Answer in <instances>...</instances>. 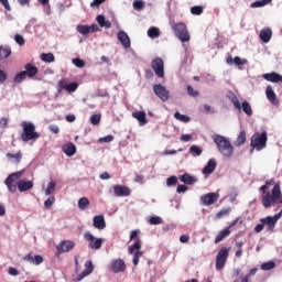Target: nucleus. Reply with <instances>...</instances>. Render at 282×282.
<instances>
[{"label":"nucleus","mask_w":282,"mask_h":282,"mask_svg":"<svg viewBox=\"0 0 282 282\" xmlns=\"http://www.w3.org/2000/svg\"><path fill=\"white\" fill-rule=\"evenodd\" d=\"M262 206L265 209L282 205L281 184L275 183L274 178L265 181V184L260 186Z\"/></svg>","instance_id":"1"},{"label":"nucleus","mask_w":282,"mask_h":282,"mask_svg":"<svg viewBox=\"0 0 282 282\" xmlns=\"http://www.w3.org/2000/svg\"><path fill=\"white\" fill-rule=\"evenodd\" d=\"M22 133L20 139L22 142L28 143L30 141H36L41 139V133L36 132V126L32 122L22 121L21 123Z\"/></svg>","instance_id":"2"},{"label":"nucleus","mask_w":282,"mask_h":282,"mask_svg":"<svg viewBox=\"0 0 282 282\" xmlns=\"http://www.w3.org/2000/svg\"><path fill=\"white\" fill-rule=\"evenodd\" d=\"M214 143L217 145L220 154L225 158H231L234 154V147L225 137L220 134L213 135Z\"/></svg>","instance_id":"3"},{"label":"nucleus","mask_w":282,"mask_h":282,"mask_svg":"<svg viewBox=\"0 0 282 282\" xmlns=\"http://www.w3.org/2000/svg\"><path fill=\"white\" fill-rule=\"evenodd\" d=\"M267 142H268V134L267 132H256L252 137H251V143L250 147L252 148L250 153L252 154L253 151L256 150L257 152H261L267 148Z\"/></svg>","instance_id":"4"},{"label":"nucleus","mask_w":282,"mask_h":282,"mask_svg":"<svg viewBox=\"0 0 282 282\" xmlns=\"http://www.w3.org/2000/svg\"><path fill=\"white\" fill-rule=\"evenodd\" d=\"M172 30L175 34V36H177V39H180V41H182V43H188L191 36L187 30V26L185 23L183 22H178V23H174L172 25Z\"/></svg>","instance_id":"5"},{"label":"nucleus","mask_w":282,"mask_h":282,"mask_svg":"<svg viewBox=\"0 0 282 282\" xmlns=\"http://www.w3.org/2000/svg\"><path fill=\"white\" fill-rule=\"evenodd\" d=\"M141 249V240L138 238L132 246L128 248V253L132 256L133 253V265L137 267L139 264V259L143 256Z\"/></svg>","instance_id":"6"},{"label":"nucleus","mask_w":282,"mask_h":282,"mask_svg":"<svg viewBox=\"0 0 282 282\" xmlns=\"http://www.w3.org/2000/svg\"><path fill=\"white\" fill-rule=\"evenodd\" d=\"M229 251H230V248H226V247H223L219 250V252L216 257V270L217 271H220L224 269V267L228 260Z\"/></svg>","instance_id":"7"},{"label":"nucleus","mask_w":282,"mask_h":282,"mask_svg":"<svg viewBox=\"0 0 282 282\" xmlns=\"http://www.w3.org/2000/svg\"><path fill=\"white\" fill-rule=\"evenodd\" d=\"M151 67L159 78H164V63L161 57H155L152 59Z\"/></svg>","instance_id":"8"},{"label":"nucleus","mask_w":282,"mask_h":282,"mask_svg":"<svg viewBox=\"0 0 282 282\" xmlns=\"http://www.w3.org/2000/svg\"><path fill=\"white\" fill-rule=\"evenodd\" d=\"M218 199H219V194L217 193H207L200 196V203L203 206H206V207L216 204Z\"/></svg>","instance_id":"9"},{"label":"nucleus","mask_w":282,"mask_h":282,"mask_svg":"<svg viewBox=\"0 0 282 282\" xmlns=\"http://www.w3.org/2000/svg\"><path fill=\"white\" fill-rule=\"evenodd\" d=\"M153 91L158 98H161L163 102H166L170 98V91L161 84H155L153 86Z\"/></svg>","instance_id":"10"},{"label":"nucleus","mask_w":282,"mask_h":282,"mask_svg":"<svg viewBox=\"0 0 282 282\" xmlns=\"http://www.w3.org/2000/svg\"><path fill=\"white\" fill-rule=\"evenodd\" d=\"M84 238L86 241L89 242V248L91 250H99L101 248L102 239L100 238L95 239V237L90 232H85Z\"/></svg>","instance_id":"11"},{"label":"nucleus","mask_w":282,"mask_h":282,"mask_svg":"<svg viewBox=\"0 0 282 282\" xmlns=\"http://www.w3.org/2000/svg\"><path fill=\"white\" fill-rule=\"evenodd\" d=\"M238 224V219H235L234 223H231V225L223 230L219 231V234L217 235V237L215 238V245H218L219 242H221L225 238H227L228 236H230L231 231L230 229L232 227H235Z\"/></svg>","instance_id":"12"},{"label":"nucleus","mask_w":282,"mask_h":282,"mask_svg":"<svg viewBox=\"0 0 282 282\" xmlns=\"http://www.w3.org/2000/svg\"><path fill=\"white\" fill-rule=\"evenodd\" d=\"M75 248V242L72 240H63L57 245L56 249L59 254L67 253Z\"/></svg>","instance_id":"13"},{"label":"nucleus","mask_w":282,"mask_h":282,"mask_svg":"<svg viewBox=\"0 0 282 282\" xmlns=\"http://www.w3.org/2000/svg\"><path fill=\"white\" fill-rule=\"evenodd\" d=\"M23 261L33 265H41L43 264L44 259L41 254L32 256V253H29L23 257Z\"/></svg>","instance_id":"14"},{"label":"nucleus","mask_w":282,"mask_h":282,"mask_svg":"<svg viewBox=\"0 0 282 282\" xmlns=\"http://www.w3.org/2000/svg\"><path fill=\"white\" fill-rule=\"evenodd\" d=\"M113 192L117 197H129L131 195L130 188L123 185H115Z\"/></svg>","instance_id":"15"},{"label":"nucleus","mask_w":282,"mask_h":282,"mask_svg":"<svg viewBox=\"0 0 282 282\" xmlns=\"http://www.w3.org/2000/svg\"><path fill=\"white\" fill-rule=\"evenodd\" d=\"M111 271L113 273H121L126 271V263L122 259H116L111 263Z\"/></svg>","instance_id":"16"},{"label":"nucleus","mask_w":282,"mask_h":282,"mask_svg":"<svg viewBox=\"0 0 282 282\" xmlns=\"http://www.w3.org/2000/svg\"><path fill=\"white\" fill-rule=\"evenodd\" d=\"M99 28L97 24H91L90 26L88 25H83V24H79L77 25V32H79V34H90L93 32H98Z\"/></svg>","instance_id":"17"},{"label":"nucleus","mask_w":282,"mask_h":282,"mask_svg":"<svg viewBox=\"0 0 282 282\" xmlns=\"http://www.w3.org/2000/svg\"><path fill=\"white\" fill-rule=\"evenodd\" d=\"M34 188V183L32 181L21 180L18 182V191L20 193H25Z\"/></svg>","instance_id":"18"},{"label":"nucleus","mask_w":282,"mask_h":282,"mask_svg":"<svg viewBox=\"0 0 282 282\" xmlns=\"http://www.w3.org/2000/svg\"><path fill=\"white\" fill-rule=\"evenodd\" d=\"M217 167V162L215 159H209L207 165L202 170L203 175H212Z\"/></svg>","instance_id":"19"},{"label":"nucleus","mask_w":282,"mask_h":282,"mask_svg":"<svg viewBox=\"0 0 282 282\" xmlns=\"http://www.w3.org/2000/svg\"><path fill=\"white\" fill-rule=\"evenodd\" d=\"M265 94H267V98L268 100L270 101V104L272 106H279L280 101L275 95V93L273 91V88L272 86H268L267 89H265Z\"/></svg>","instance_id":"20"},{"label":"nucleus","mask_w":282,"mask_h":282,"mask_svg":"<svg viewBox=\"0 0 282 282\" xmlns=\"http://www.w3.org/2000/svg\"><path fill=\"white\" fill-rule=\"evenodd\" d=\"M93 226L98 230H104L106 228L105 217L102 215L94 216Z\"/></svg>","instance_id":"21"},{"label":"nucleus","mask_w":282,"mask_h":282,"mask_svg":"<svg viewBox=\"0 0 282 282\" xmlns=\"http://www.w3.org/2000/svg\"><path fill=\"white\" fill-rule=\"evenodd\" d=\"M94 265L91 261H86L85 262V270L82 271V273L78 275L77 281L80 282L83 279L88 276L89 274L93 273Z\"/></svg>","instance_id":"22"},{"label":"nucleus","mask_w":282,"mask_h":282,"mask_svg":"<svg viewBox=\"0 0 282 282\" xmlns=\"http://www.w3.org/2000/svg\"><path fill=\"white\" fill-rule=\"evenodd\" d=\"M24 73L26 74L28 78H34V76L39 74V67L31 63H28L24 66Z\"/></svg>","instance_id":"23"},{"label":"nucleus","mask_w":282,"mask_h":282,"mask_svg":"<svg viewBox=\"0 0 282 282\" xmlns=\"http://www.w3.org/2000/svg\"><path fill=\"white\" fill-rule=\"evenodd\" d=\"M263 79L268 80L269 83H282V75L275 72L267 73L263 75Z\"/></svg>","instance_id":"24"},{"label":"nucleus","mask_w":282,"mask_h":282,"mask_svg":"<svg viewBox=\"0 0 282 282\" xmlns=\"http://www.w3.org/2000/svg\"><path fill=\"white\" fill-rule=\"evenodd\" d=\"M260 223H262L264 226H267V230L270 232H273L275 228V220L272 218V216H267L265 218H261Z\"/></svg>","instance_id":"25"},{"label":"nucleus","mask_w":282,"mask_h":282,"mask_svg":"<svg viewBox=\"0 0 282 282\" xmlns=\"http://www.w3.org/2000/svg\"><path fill=\"white\" fill-rule=\"evenodd\" d=\"M132 118L138 120L141 127H144L148 123L147 115L144 111H133Z\"/></svg>","instance_id":"26"},{"label":"nucleus","mask_w":282,"mask_h":282,"mask_svg":"<svg viewBox=\"0 0 282 282\" xmlns=\"http://www.w3.org/2000/svg\"><path fill=\"white\" fill-rule=\"evenodd\" d=\"M118 41H120L121 45H123V47L126 50H129L131 44H130L129 36L124 31H119L118 32Z\"/></svg>","instance_id":"27"},{"label":"nucleus","mask_w":282,"mask_h":282,"mask_svg":"<svg viewBox=\"0 0 282 282\" xmlns=\"http://www.w3.org/2000/svg\"><path fill=\"white\" fill-rule=\"evenodd\" d=\"M4 184H6L8 191H9L11 194L17 193V187H19V186H18L17 181L13 180L12 176H8V177L6 178V181H4Z\"/></svg>","instance_id":"28"},{"label":"nucleus","mask_w":282,"mask_h":282,"mask_svg":"<svg viewBox=\"0 0 282 282\" xmlns=\"http://www.w3.org/2000/svg\"><path fill=\"white\" fill-rule=\"evenodd\" d=\"M62 150L64 154L67 155L68 158L74 156V154L76 153V147L72 142L64 144Z\"/></svg>","instance_id":"29"},{"label":"nucleus","mask_w":282,"mask_h":282,"mask_svg":"<svg viewBox=\"0 0 282 282\" xmlns=\"http://www.w3.org/2000/svg\"><path fill=\"white\" fill-rule=\"evenodd\" d=\"M7 159L14 164H20L21 160L23 159V153L19 151L18 153H7Z\"/></svg>","instance_id":"30"},{"label":"nucleus","mask_w":282,"mask_h":282,"mask_svg":"<svg viewBox=\"0 0 282 282\" xmlns=\"http://www.w3.org/2000/svg\"><path fill=\"white\" fill-rule=\"evenodd\" d=\"M180 181L185 185H194L197 180L194 176H191L189 174L185 173L180 176Z\"/></svg>","instance_id":"31"},{"label":"nucleus","mask_w":282,"mask_h":282,"mask_svg":"<svg viewBox=\"0 0 282 282\" xmlns=\"http://www.w3.org/2000/svg\"><path fill=\"white\" fill-rule=\"evenodd\" d=\"M226 63L228 65H232V63H235V65H237L238 67L240 65H246V63H248L247 59H241L240 57L236 56L235 58L231 57V55H229L226 59Z\"/></svg>","instance_id":"32"},{"label":"nucleus","mask_w":282,"mask_h":282,"mask_svg":"<svg viewBox=\"0 0 282 282\" xmlns=\"http://www.w3.org/2000/svg\"><path fill=\"white\" fill-rule=\"evenodd\" d=\"M271 37H272V31L270 28L261 30L260 39H261V41H263V43H269Z\"/></svg>","instance_id":"33"},{"label":"nucleus","mask_w":282,"mask_h":282,"mask_svg":"<svg viewBox=\"0 0 282 282\" xmlns=\"http://www.w3.org/2000/svg\"><path fill=\"white\" fill-rule=\"evenodd\" d=\"M10 54H12L10 46H0V61H3V58H9Z\"/></svg>","instance_id":"34"},{"label":"nucleus","mask_w":282,"mask_h":282,"mask_svg":"<svg viewBox=\"0 0 282 282\" xmlns=\"http://www.w3.org/2000/svg\"><path fill=\"white\" fill-rule=\"evenodd\" d=\"M97 23L100 25V28H111V22L110 21H106L104 15H98L96 18Z\"/></svg>","instance_id":"35"},{"label":"nucleus","mask_w":282,"mask_h":282,"mask_svg":"<svg viewBox=\"0 0 282 282\" xmlns=\"http://www.w3.org/2000/svg\"><path fill=\"white\" fill-rule=\"evenodd\" d=\"M246 140H247V134H246V131H241L240 134L238 135L236 142H235V147H241L246 143Z\"/></svg>","instance_id":"36"},{"label":"nucleus","mask_w":282,"mask_h":282,"mask_svg":"<svg viewBox=\"0 0 282 282\" xmlns=\"http://www.w3.org/2000/svg\"><path fill=\"white\" fill-rule=\"evenodd\" d=\"M89 205H90V202L88 200L87 197L79 198V200H78V208L82 212L86 210L89 207Z\"/></svg>","instance_id":"37"},{"label":"nucleus","mask_w":282,"mask_h":282,"mask_svg":"<svg viewBox=\"0 0 282 282\" xmlns=\"http://www.w3.org/2000/svg\"><path fill=\"white\" fill-rule=\"evenodd\" d=\"M25 78H28L25 70H21L20 73H18L14 76L13 82L19 85V84L23 83V80H25Z\"/></svg>","instance_id":"38"},{"label":"nucleus","mask_w":282,"mask_h":282,"mask_svg":"<svg viewBox=\"0 0 282 282\" xmlns=\"http://www.w3.org/2000/svg\"><path fill=\"white\" fill-rule=\"evenodd\" d=\"M41 61H43L44 63H54V61H55L54 54H52V53H42L41 54Z\"/></svg>","instance_id":"39"},{"label":"nucleus","mask_w":282,"mask_h":282,"mask_svg":"<svg viewBox=\"0 0 282 282\" xmlns=\"http://www.w3.org/2000/svg\"><path fill=\"white\" fill-rule=\"evenodd\" d=\"M148 36H150V39H159L160 36V30L155 26H151L148 30Z\"/></svg>","instance_id":"40"},{"label":"nucleus","mask_w":282,"mask_h":282,"mask_svg":"<svg viewBox=\"0 0 282 282\" xmlns=\"http://www.w3.org/2000/svg\"><path fill=\"white\" fill-rule=\"evenodd\" d=\"M174 118L183 123H188L191 121V118L188 116L181 115L178 111L174 113Z\"/></svg>","instance_id":"41"},{"label":"nucleus","mask_w":282,"mask_h":282,"mask_svg":"<svg viewBox=\"0 0 282 282\" xmlns=\"http://www.w3.org/2000/svg\"><path fill=\"white\" fill-rule=\"evenodd\" d=\"M272 0H258L250 4V8H264L268 3H271Z\"/></svg>","instance_id":"42"},{"label":"nucleus","mask_w":282,"mask_h":282,"mask_svg":"<svg viewBox=\"0 0 282 282\" xmlns=\"http://www.w3.org/2000/svg\"><path fill=\"white\" fill-rule=\"evenodd\" d=\"M231 213V208L227 207V208H223L220 209L217 214H216V218L217 219H221L224 217L229 216V214Z\"/></svg>","instance_id":"43"},{"label":"nucleus","mask_w":282,"mask_h":282,"mask_svg":"<svg viewBox=\"0 0 282 282\" xmlns=\"http://www.w3.org/2000/svg\"><path fill=\"white\" fill-rule=\"evenodd\" d=\"M55 191H56V182L52 181L48 183L46 187L45 195L51 196L52 194H54Z\"/></svg>","instance_id":"44"},{"label":"nucleus","mask_w":282,"mask_h":282,"mask_svg":"<svg viewBox=\"0 0 282 282\" xmlns=\"http://www.w3.org/2000/svg\"><path fill=\"white\" fill-rule=\"evenodd\" d=\"M149 224L152 226H159L163 224V220L161 217L159 216H151L149 219Z\"/></svg>","instance_id":"45"},{"label":"nucleus","mask_w":282,"mask_h":282,"mask_svg":"<svg viewBox=\"0 0 282 282\" xmlns=\"http://www.w3.org/2000/svg\"><path fill=\"white\" fill-rule=\"evenodd\" d=\"M275 268V263L273 261H268L261 264L262 271H271Z\"/></svg>","instance_id":"46"},{"label":"nucleus","mask_w":282,"mask_h":282,"mask_svg":"<svg viewBox=\"0 0 282 282\" xmlns=\"http://www.w3.org/2000/svg\"><path fill=\"white\" fill-rule=\"evenodd\" d=\"M242 111L248 116L251 117L252 116V109L251 106L248 101H243L242 102Z\"/></svg>","instance_id":"47"},{"label":"nucleus","mask_w":282,"mask_h":282,"mask_svg":"<svg viewBox=\"0 0 282 282\" xmlns=\"http://www.w3.org/2000/svg\"><path fill=\"white\" fill-rule=\"evenodd\" d=\"M189 153L193 156H200L202 153H203V150L199 147H197V145H192L191 149H189Z\"/></svg>","instance_id":"48"},{"label":"nucleus","mask_w":282,"mask_h":282,"mask_svg":"<svg viewBox=\"0 0 282 282\" xmlns=\"http://www.w3.org/2000/svg\"><path fill=\"white\" fill-rule=\"evenodd\" d=\"M203 12H204V9L200 6H195L191 8V13L194 14L195 17H200Z\"/></svg>","instance_id":"49"},{"label":"nucleus","mask_w":282,"mask_h":282,"mask_svg":"<svg viewBox=\"0 0 282 282\" xmlns=\"http://www.w3.org/2000/svg\"><path fill=\"white\" fill-rule=\"evenodd\" d=\"M54 203H56V198L54 196H50L45 202H44V207L45 209L52 208L54 206Z\"/></svg>","instance_id":"50"},{"label":"nucleus","mask_w":282,"mask_h":282,"mask_svg":"<svg viewBox=\"0 0 282 282\" xmlns=\"http://www.w3.org/2000/svg\"><path fill=\"white\" fill-rule=\"evenodd\" d=\"M67 86H68V79L67 78H62L58 82V93L61 94V91H63V89L66 90Z\"/></svg>","instance_id":"51"},{"label":"nucleus","mask_w":282,"mask_h":282,"mask_svg":"<svg viewBox=\"0 0 282 282\" xmlns=\"http://www.w3.org/2000/svg\"><path fill=\"white\" fill-rule=\"evenodd\" d=\"M78 87V84L76 82H73L70 84H67L65 90L68 91V94H73L74 91H76Z\"/></svg>","instance_id":"52"},{"label":"nucleus","mask_w":282,"mask_h":282,"mask_svg":"<svg viewBox=\"0 0 282 282\" xmlns=\"http://www.w3.org/2000/svg\"><path fill=\"white\" fill-rule=\"evenodd\" d=\"M187 94L192 98H197V96H199V91L195 90L191 85L187 86Z\"/></svg>","instance_id":"53"},{"label":"nucleus","mask_w":282,"mask_h":282,"mask_svg":"<svg viewBox=\"0 0 282 282\" xmlns=\"http://www.w3.org/2000/svg\"><path fill=\"white\" fill-rule=\"evenodd\" d=\"M23 173H25V171H18L15 173L10 174L9 177H11V180H14L17 182L21 180V177H23Z\"/></svg>","instance_id":"54"},{"label":"nucleus","mask_w":282,"mask_h":282,"mask_svg":"<svg viewBox=\"0 0 282 282\" xmlns=\"http://www.w3.org/2000/svg\"><path fill=\"white\" fill-rule=\"evenodd\" d=\"M14 41L18 45L23 46L25 45V39L21 34H15Z\"/></svg>","instance_id":"55"},{"label":"nucleus","mask_w":282,"mask_h":282,"mask_svg":"<svg viewBox=\"0 0 282 282\" xmlns=\"http://www.w3.org/2000/svg\"><path fill=\"white\" fill-rule=\"evenodd\" d=\"M133 8L134 10H138L140 12V10H143L144 8V3L142 0H134L133 1Z\"/></svg>","instance_id":"56"},{"label":"nucleus","mask_w":282,"mask_h":282,"mask_svg":"<svg viewBox=\"0 0 282 282\" xmlns=\"http://www.w3.org/2000/svg\"><path fill=\"white\" fill-rule=\"evenodd\" d=\"M73 64H74L75 67H78L79 69L85 67V62L80 58H74Z\"/></svg>","instance_id":"57"},{"label":"nucleus","mask_w":282,"mask_h":282,"mask_svg":"<svg viewBox=\"0 0 282 282\" xmlns=\"http://www.w3.org/2000/svg\"><path fill=\"white\" fill-rule=\"evenodd\" d=\"M100 119H101L100 115H93L90 117V122L93 126H98L100 123Z\"/></svg>","instance_id":"58"},{"label":"nucleus","mask_w":282,"mask_h":282,"mask_svg":"<svg viewBox=\"0 0 282 282\" xmlns=\"http://www.w3.org/2000/svg\"><path fill=\"white\" fill-rule=\"evenodd\" d=\"M177 184V177L176 176H170L167 180H166V185L169 187L171 186H175Z\"/></svg>","instance_id":"59"},{"label":"nucleus","mask_w":282,"mask_h":282,"mask_svg":"<svg viewBox=\"0 0 282 282\" xmlns=\"http://www.w3.org/2000/svg\"><path fill=\"white\" fill-rule=\"evenodd\" d=\"M95 96L96 98H109V93L107 90H98Z\"/></svg>","instance_id":"60"},{"label":"nucleus","mask_w":282,"mask_h":282,"mask_svg":"<svg viewBox=\"0 0 282 282\" xmlns=\"http://www.w3.org/2000/svg\"><path fill=\"white\" fill-rule=\"evenodd\" d=\"M8 80V73L0 69V85H3Z\"/></svg>","instance_id":"61"},{"label":"nucleus","mask_w":282,"mask_h":282,"mask_svg":"<svg viewBox=\"0 0 282 282\" xmlns=\"http://www.w3.org/2000/svg\"><path fill=\"white\" fill-rule=\"evenodd\" d=\"M112 141H113V135H111V134L99 139V142H102V143H110Z\"/></svg>","instance_id":"62"},{"label":"nucleus","mask_w":282,"mask_h":282,"mask_svg":"<svg viewBox=\"0 0 282 282\" xmlns=\"http://www.w3.org/2000/svg\"><path fill=\"white\" fill-rule=\"evenodd\" d=\"M1 6H3L4 10H7L8 12H10V10H12V8L10 7V2L8 0H0Z\"/></svg>","instance_id":"63"},{"label":"nucleus","mask_w":282,"mask_h":282,"mask_svg":"<svg viewBox=\"0 0 282 282\" xmlns=\"http://www.w3.org/2000/svg\"><path fill=\"white\" fill-rule=\"evenodd\" d=\"M187 189H188V187L186 185L181 184L177 186L176 192H177V194H183V193L187 192Z\"/></svg>","instance_id":"64"}]
</instances>
